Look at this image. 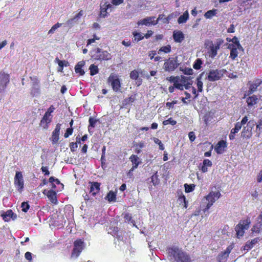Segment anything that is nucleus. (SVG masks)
Masks as SVG:
<instances>
[{
  "mask_svg": "<svg viewBox=\"0 0 262 262\" xmlns=\"http://www.w3.org/2000/svg\"><path fill=\"white\" fill-rule=\"evenodd\" d=\"M221 196L220 191H211L202 200L201 208L204 213L206 212Z\"/></svg>",
  "mask_w": 262,
  "mask_h": 262,
  "instance_id": "f257e3e1",
  "label": "nucleus"
},
{
  "mask_svg": "<svg viewBox=\"0 0 262 262\" xmlns=\"http://www.w3.org/2000/svg\"><path fill=\"white\" fill-rule=\"evenodd\" d=\"M168 254L171 259L176 262H190L189 255L185 252L176 247L169 249Z\"/></svg>",
  "mask_w": 262,
  "mask_h": 262,
  "instance_id": "f03ea898",
  "label": "nucleus"
},
{
  "mask_svg": "<svg viewBox=\"0 0 262 262\" xmlns=\"http://www.w3.org/2000/svg\"><path fill=\"white\" fill-rule=\"evenodd\" d=\"M251 224V221L249 218L241 220L235 228L236 232L237 237L239 238L242 237L245 231L247 230Z\"/></svg>",
  "mask_w": 262,
  "mask_h": 262,
  "instance_id": "7ed1b4c3",
  "label": "nucleus"
},
{
  "mask_svg": "<svg viewBox=\"0 0 262 262\" xmlns=\"http://www.w3.org/2000/svg\"><path fill=\"white\" fill-rule=\"evenodd\" d=\"M100 17L105 18L107 17L109 13L114 9L113 6L108 1V0H102L100 5Z\"/></svg>",
  "mask_w": 262,
  "mask_h": 262,
  "instance_id": "20e7f679",
  "label": "nucleus"
},
{
  "mask_svg": "<svg viewBox=\"0 0 262 262\" xmlns=\"http://www.w3.org/2000/svg\"><path fill=\"white\" fill-rule=\"evenodd\" d=\"M226 70L224 69H215L209 71L207 78L210 81H214L220 79L225 74Z\"/></svg>",
  "mask_w": 262,
  "mask_h": 262,
  "instance_id": "39448f33",
  "label": "nucleus"
},
{
  "mask_svg": "<svg viewBox=\"0 0 262 262\" xmlns=\"http://www.w3.org/2000/svg\"><path fill=\"white\" fill-rule=\"evenodd\" d=\"M255 123L253 121H249L246 126H244L241 133V136L244 138H250L252 135V129Z\"/></svg>",
  "mask_w": 262,
  "mask_h": 262,
  "instance_id": "423d86ee",
  "label": "nucleus"
},
{
  "mask_svg": "<svg viewBox=\"0 0 262 262\" xmlns=\"http://www.w3.org/2000/svg\"><path fill=\"white\" fill-rule=\"evenodd\" d=\"M14 185L18 191L21 193L24 189V181L23 176L20 171H16L14 177Z\"/></svg>",
  "mask_w": 262,
  "mask_h": 262,
  "instance_id": "0eeeda50",
  "label": "nucleus"
},
{
  "mask_svg": "<svg viewBox=\"0 0 262 262\" xmlns=\"http://www.w3.org/2000/svg\"><path fill=\"white\" fill-rule=\"evenodd\" d=\"M108 82L111 85L114 91L118 92L120 91V81L117 75L111 74L108 78Z\"/></svg>",
  "mask_w": 262,
  "mask_h": 262,
  "instance_id": "6e6552de",
  "label": "nucleus"
},
{
  "mask_svg": "<svg viewBox=\"0 0 262 262\" xmlns=\"http://www.w3.org/2000/svg\"><path fill=\"white\" fill-rule=\"evenodd\" d=\"M84 248V242L80 239L76 240L74 243V248L71 256L77 258Z\"/></svg>",
  "mask_w": 262,
  "mask_h": 262,
  "instance_id": "1a4fd4ad",
  "label": "nucleus"
},
{
  "mask_svg": "<svg viewBox=\"0 0 262 262\" xmlns=\"http://www.w3.org/2000/svg\"><path fill=\"white\" fill-rule=\"evenodd\" d=\"M9 82V75L4 72H0V93L5 90Z\"/></svg>",
  "mask_w": 262,
  "mask_h": 262,
  "instance_id": "9d476101",
  "label": "nucleus"
},
{
  "mask_svg": "<svg viewBox=\"0 0 262 262\" xmlns=\"http://www.w3.org/2000/svg\"><path fill=\"white\" fill-rule=\"evenodd\" d=\"M96 53L93 55L95 59L97 60H109L111 58V54L105 51L97 48L95 50Z\"/></svg>",
  "mask_w": 262,
  "mask_h": 262,
  "instance_id": "9b49d317",
  "label": "nucleus"
},
{
  "mask_svg": "<svg viewBox=\"0 0 262 262\" xmlns=\"http://www.w3.org/2000/svg\"><path fill=\"white\" fill-rule=\"evenodd\" d=\"M224 41L222 39H218L214 43H212L210 46V56L213 58L217 55V51L220 49L221 46L223 43Z\"/></svg>",
  "mask_w": 262,
  "mask_h": 262,
  "instance_id": "f8f14e48",
  "label": "nucleus"
},
{
  "mask_svg": "<svg viewBox=\"0 0 262 262\" xmlns=\"http://www.w3.org/2000/svg\"><path fill=\"white\" fill-rule=\"evenodd\" d=\"M228 49L230 50V57L234 60L238 56V51H243V48L241 45H228Z\"/></svg>",
  "mask_w": 262,
  "mask_h": 262,
  "instance_id": "ddd939ff",
  "label": "nucleus"
},
{
  "mask_svg": "<svg viewBox=\"0 0 262 262\" xmlns=\"http://www.w3.org/2000/svg\"><path fill=\"white\" fill-rule=\"evenodd\" d=\"M178 65L176 59L172 58H169L164 64V69L166 71H172L176 69Z\"/></svg>",
  "mask_w": 262,
  "mask_h": 262,
  "instance_id": "4468645a",
  "label": "nucleus"
},
{
  "mask_svg": "<svg viewBox=\"0 0 262 262\" xmlns=\"http://www.w3.org/2000/svg\"><path fill=\"white\" fill-rule=\"evenodd\" d=\"M155 18L156 17L155 16L147 17L139 20L137 24L138 26L145 25L146 26L156 25L158 24V21L155 20Z\"/></svg>",
  "mask_w": 262,
  "mask_h": 262,
  "instance_id": "2eb2a0df",
  "label": "nucleus"
},
{
  "mask_svg": "<svg viewBox=\"0 0 262 262\" xmlns=\"http://www.w3.org/2000/svg\"><path fill=\"white\" fill-rule=\"evenodd\" d=\"M233 248V245L231 244L226 248L224 252L221 253L218 256V260L220 262L226 261L227 258L229 256V253Z\"/></svg>",
  "mask_w": 262,
  "mask_h": 262,
  "instance_id": "dca6fc26",
  "label": "nucleus"
},
{
  "mask_svg": "<svg viewBox=\"0 0 262 262\" xmlns=\"http://www.w3.org/2000/svg\"><path fill=\"white\" fill-rule=\"evenodd\" d=\"M60 130V124H57L56 126V127L52 133V135L51 138V140L52 141V144H57L59 140V136Z\"/></svg>",
  "mask_w": 262,
  "mask_h": 262,
  "instance_id": "f3484780",
  "label": "nucleus"
},
{
  "mask_svg": "<svg viewBox=\"0 0 262 262\" xmlns=\"http://www.w3.org/2000/svg\"><path fill=\"white\" fill-rule=\"evenodd\" d=\"M43 193L47 196L50 201L53 204H57V200L56 198V193L53 190H44Z\"/></svg>",
  "mask_w": 262,
  "mask_h": 262,
  "instance_id": "a211bd4d",
  "label": "nucleus"
},
{
  "mask_svg": "<svg viewBox=\"0 0 262 262\" xmlns=\"http://www.w3.org/2000/svg\"><path fill=\"white\" fill-rule=\"evenodd\" d=\"M52 119V116H49L46 115H44L42 119L40 122V126L43 128L44 129H47L49 127V125L50 123L51 122Z\"/></svg>",
  "mask_w": 262,
  "mask_h": 262,
  "instance_id": "6ab92c4d",
  "label": "nucleus"
},
{
  "mask_svg": "<svg viewBox=\"0 0 262 262\" xmlns=\"http://www.w3.org/2000/svg\"><path fill=\"white\" fill-rule=\"evenodd\" d=\"M251 230L253 233H259L262 231V213L257 218L256 223Z\"/></svg>",
  "mask_w": 262,
  "mask_h": 262,
  "instance_id": "aec40b11",
  "label": "nucleus"
},
{
  "mask_svg": "<svg viewBox=\"0 0 262 262\" xmlns=\"http://www.w3.org/2000/svg\"><path fill=\"white\" fill-rule=\"evenodd\" d=\"M258 102V98L255 95H252L251 96H249L247 98L246 102L247 103V105L249 108H251L252 107H255V105Z\"/></svg>",
  "mask_w": 262,
  "mask_h": 262,
  "instance_id": "412c9836",
  "label": "nucleus"
},
{
  "mask_svg": "<svg viewBox=\"0 0 262 262\" xmlns=\"http://www.w3.org/2000/svg\"><path fill=\"white\" fill-rule=\"evenodd\" d=\"M226 147V142L224 140H222L217 143L214 149L218 154H221L224 152Z\"/></svg>",
  "mask_w": 262,
  "mask_h": 262,
  "instance_id": "4be33fe9",
  "label": "nucleus"
},
{
  "mask_svg": "<svg viewBox=\"0 0 262 262\" xmlns=\"http://www.w3.org/2000/svg\"><path fill=\"white\" fill-rule=\"evenodd\" d=\"M129 159L131 161L132 163L133 167L129 170V173H130L131 171H134V170L135 168H137V167L138 166V165H139V164L141 163V161L140 160L139 158L137 156L135 155H132L130 157Z\"/></svg>",
  "mask_w": 262,
  "mask_h": 262,
  "instance_id": "5701e85b",
  "label": "nucleus"
},
{
  "mask_svg": "<svg viewBox=\"0 0 262 262\" xmlns=\"http://www.w3.org/2000/svg\"><path fill=\"white\" fill-rule=\"evenodd\" d=\"M173 38L175 42L180 43L184 39V35L181 31L175 30L173 32Z\"/></svg>",
  "mask_w": 262,
  "mask_h": 262,
  "instance_id": "b1692460",
  "label": "nucleus"
},
{
  "mask_svg": "<svg viewBox=\"0 0 262 262\" xmlns=\"http://www.w3.org/2000/svg\"><path fill=\"white\" fill-rule=\"evenodd\" d=\"M100 190V184L97 182H94L91 184L90 188V193L93 196L99 192Z\"/></svg>",
  "mask_w": 262,
  "mask_h": 262,
  "instance_id": "393cba45",
  "label": "nucleus"
},
{
  "mask_svg": "<svg viewBox=\"0 0 262 262\" xmlns=\"http://www.w3.org/2000/svg\"><path fill=\"white\" fill-rule=\"evenodd\" d=\"M84 61L82 60L78 62L75 67V72L77 74H79L80 75H83L85 72L82 69V67L84 66Z\"/></svg>",
  "mask_w": 262,
  "mask_h": 262,
  "instance_id": "a878e982",
  "label": "nucleus"
},
{
  "mask_svg": "<svg viewBox=\"0 0 262 262\" xmlns=\"http://www.w3.org/2000/svg\"><path fill=\"white\" fill-rule=\"evenodd\" d=\"M259 241V238L256 237L252 239L250 242H247L244 246L243 249L244 250L248 251L251 249L253 246L258 242Z\"/></svg>",
  "mask_w": 262,
  "mask_h": 262,
  "instance_id": "bb28decb",
  "label": "nucleus"
},
{
  "mask_svg": "<svg viewBox=\"0 0 262 262\" xmlns=\"http://www.w3.org/2000/svg\"><path fill=\"white\" fill-rule=\"evenodd\" d=\"M242 126L237 122L235 124V126L231 130L230 134L229 136L230 140H232L235 138V134L237 133L241 129Z\"/></svg>",
  "mask_w": 262,
  "mask_h": 262,
  "instance_id": "cd10ccee",
  "label": "nucleus"
},
{
  "mask_svg": "<svg viewBox=\"0 0 262 262\" xmlns=\"http://www.w3.org/2000/svg\"><path fill=\"white\" fill-rule=\"evenodd\" d=\"M217 12V9H212L207 11L205 14H204V16L206 19H211L213 17L215 16Z\"/></svg>",
  "mask_w": 262,
  "mask_h": 262,
  "instance_id": "c85d7f7f",
  "label": "nucleus"
},
{
  "mask_svg": "<svg viewBox=\"0 0 262 262\" xmlns=\"http://www.w3.org/2000/svg\"><path fill=\"white\" fill-rule=\"evenodd\" d=\"M212 165V162L208 159H205L203 162V165L201 167V170L203 172H206L207 170V167H211Z\"/></svg>",
  "mask_w": 262,
  "mask_h": 262,
  "instance_id": "c756f323",
  "label": "nucleus"
},
{
  "mask_svg": "<svg viewBox=\"0 0 262 262\" xmlns=\"http://www.w3.org/2000/svg\"><path fill=\"white\" fill-rule=\"evenodd\" d=\"M189 18V13L188 11H186L183 15H181L178 18V22L179 24L185 23Z\"/></svg>",
  "mask_w": 262,
  "mask_h": 262,
  "instance_id": "7c9ffc66",
  "label": "nucleus"
},
{
  "mask_svg": "<svg viewBox=\"0 0 262 262\" xmlns=\"http://www.w3.org/2000/svg\"><path fill=\"white\" fill-rule=\"evenodd\" d=\"M13 215V212L12 210H8L5 213L2 214L1 215L3 220L6 221H9Z\"/></svg>",
  "mask_w": 262,
  "mask_h": 262,
  "instance_id": "2f4dec72",
  "label": "nucleus"
},
{
  "mask_svg": "<svg viewBox=\"0 0 262 262\" xmlns=\"http://www.w3.org/2000/svg\"><path fill=\"white\" fill-rule=\"evenodd\" d=\"M260 84V82L251 84L249 86V89L247 92V95L251 94L255 92Z\"/></svg>",
  "mask_w": 262,
  "mask_h": 262,
  "instance_id": "473e14b6",
  "label": "nucleus"
},
{
  "mask_svg": "<svg viewBox=\"0 0 262 262\" xmlns=\"http://www.w3.org/2000/svg\"><path fill=\"white\" fill-rule=\"evenodd\" d=\"M171 47L170 45L163 46L161 47L158 51V54L160 55L162 52L164 53H168L171 52Z\"/></svg>",
  "mask_w": 262,
  "mask_h": 262,
  "instance_id": "72a5a7b5",
  "label": "nucleus"
},
{
  "mask_svg": "<svg viewBox=\"0 0 262 262\" xmlns=\"http://www.w3.org/2000/svg\"><path fill=\"white\" fill-rule=\"evenodd\" d=\"M106 199L109 202H115L116 199V193L113 191H110L107 194Z\"/></svg>",
  "mask_w": 262,
  "mask_h": 262,
  "instance_id": "f704fd0d",
  "label": "nucleus"
},
{
  "mask_svg": "<svg viewBox=\"0 0 262 262\" xmlns=\"http://www.w3.org/2000/svg\"><path fill=\"white\" fill-rule=\"evenodd\" d=\"M62 25V24L57 23L54 25L51 28V29L48 31V34H54L56 31L60 27H61Z\"/></svg>",
  "mask_w": 262,
  "mask_h": 262,
  "instance_id": "c9c22d12",
  "label": "nucleus"
},
{
  "mask_svg": "<svg viewBox=\"0 0 262 262\" xmlns=\"http://www.w3.org/2000/svg\"><path fill=\"white\" fill-rule=\"evenodd\" d=\"M178 201L180 204L183 205L184 207L185 208L187 207V202L186 201L185 196L182 193L179 196Z\"/></svg>",
  "mask_w": 262,
  "mask_h": 262,
  "instance_id": "e433bc0d",
  "label": "nucleus"
},
{
  "mask_svg": "<svg viewBox=\"0 0 262 262\" xmlns=\"http://www.w3.org/2000/svg\"><path fill=\"white\" fill-rule=\"evenodd\" d=\"M91 75L93 76L98 73L99 69L97 66L91 64L89 68Z\"/></svg>",
  "mask_w": 262,
  "mask_h": 262,
  "instance_id": "4c0bfd02",
  "label": "nucleus"
},
{
  "mask_svg": "<svg viewBox=\"0 0 262 262\" xmlns=\"http://www.w3.org/2000/svg\"><path fill=\"white\" fill-rule=\"evenodd\" d=\"M145 146V143L144 142H140L139 143L137 144L135 146V151L137 154H139L142 149Z\"/></svg>",
  "mask_w": 262,
  "mask_h": 262,
  "instance_id": "58836bf2",
  "label": "nucleus"
},
{
  "mask_svg": "<svg viewBox=\"0 0 262 262\" xmlns=\"http://www.w3.org/2000/svg\"><path fill=\"white\" fill-rule=\"evenodd\" d=\"M203 61L201 59L198 58L193 63V68L195 70H199L201 68Z\"/></svg>",
  "mask_w": 262,
  "mask_h": 262,
  "instance_id": "ea45409f",
  "label": "nucleus"
},
{
  "mask_svg": "<svg viewBox=\"0 0 262 262\" xmlns=\"http://www.w3.org/2000/svg\"><path fill=\"white\" fill-rule=\"evenodd\" d=\"M90 125L88 127L89 131L90 132L92 128H93L95 126L96 123L97 122V120L92 117H90L89 120Z\"/></svg>",
  "mask_w": 262,
  "mask_h": 262,
  "instance_id": "a19ab883",
  "label": "nucleus"
},
{
  "mask_svg": "<svg viewBox=\"0 0 262 262\" xmlns=\"http://www.w3.org/2000/svg\"><path fill=\"white\" fill-rule=\"evenodd\" d=\"M124 218L125 222H129L130 221L131 223L133 224L134 226L137 227L135 224V222L132 220V216L129 213H126L124 214Z\"/></svg>",
  "mask_w": 262,
  "mask_h": 262,
  "instance_id": "79ce46f5",
  "label": "nucleus"
},
{
  "mask_svg": "<svg viewBox=\"0 0 262 262\" xmlns=\"http://www.w3.org/2000/svg\"><path fill=\"white\" fill-rule=\"evenodd\" d=\"M185 190L187 193L190 192L194 189L195 185L193 184L188 185L185 184L184 185Z\"/></svg>",
  "mask_w": 262,
  "mask_h": 262,
  "instance_id": "37998d69",
  "label": "nucleus"
},
{
  "mask_svg": "<svg viewBox=\"0 0 262 262\" xmlns=\"http://www.w3.org/2000/svg\"><path fill=\"white\" fill-rule=\"evenodd\" d=\"M139 77V73L136 70H134L130 72V77L134 80H137Z\"/></svg>",
  "mask_w": 262,
  "mask_h": 262,
  "instance_id": "c03bdc74",
  "label": "nucleus"
},
{
  "mask_svg": "<svg viewBox=\"0 0 262 262\" xmlns=\"http://www.w3.org/2000/svg\"><path fill=\"white\" fill-rule=\"evenodd\" d=\"M134 36L135 38V40L137 41H139L144 38V36L141 33H134Z\"/></svg>",
  "mask_w": 262,
  "mask_h": 262,
  "instance_id": "a18cd8bd",
  "label": "nucleus"
},
{
  "mask_svg": "<svg viewBox=\"0 0 262 262\" xmlns=\"http://www.w3.org/2000/svg\"><path fill=\"white\" fill-rule=\"evenodd\" d=\"M100 39V38L98 36H97L96 35H94L93 36V38H91V39H89L88 40V41H87V46H88L89 45H90L93 43H94L96 40H98Z\"/></svg>",
  "mask_w": 262,
  "mask_h": 262,
  "instance_id": "49530a36",
  "label": "nucleus"
},
{
  "mask_svg": "<svg viewBox=\"0 0 262 262\" xmlns=\"http://www.w3.org/2000/svg\"><path fill=\"white\" fill-rule=\"evenodd\" d=\"M176 121L172 120L171 118H169L168 120L164 121L163 124L164 125H166L168 124H171L172 125H174L176 124Z\"/></svg>",
  "mask_w": 262,
  "mask_h": 262,
  "instance_id": "de8ad7c7",
  "label": "nucleus"
},
{
  "mask_svg": "<svg viewBox=\"0 0 262 262\" xmlns=\"http://www.w3.org/2000/svg\"><path fill=\"white\" fill-rule=\"evenodd\" d=\"M55 60L58 63L59 67H61V68H63L64 66L66 67L68 66V63L66 61L60 60L58 58H56Z\"/></svg>",
  "mask_w": 262,
  "mask_h": 262,
  "instance_id": "09e8293b",
  "label": "nucleus"
},
{
  "mask_svg": "<svg viewBox=\"0 0 262 262\" xmlns=\"http://www.w3.org/2000/svg\"><path fill=\"white\" fill-rule=\"evenodd\" d=\"M197 87L198 91L200 92L202 91L203 89V82L201 80V78H197Z\"/></svg>",
  "mask_w": 262,
  "mask_h": 262,
  "instance_id": "8fccbe9b",
  "label": "nucleus"
},
{
  "mask_svg": "<svg viewBox=\"0 0 262 262\" xmlns=\"http://www.w3.org/2000/svg\"><path fill=\"white\" fill-rule=\"evenodd\" d=\"M49 182H50V183H51L52 184V187H55L54 183H55L57 184H60L59 181L57 179H55V178H54L53 177H51L50 178Z\"/></svg>",
  "mask_w": 262,
  "mask_h": 262,
  "instance_id": "3c124183",
  "label": "nucleus"
},
{
  "mask_svg": "<svg viewBox=\"0 0 262 262\" xmlns=\"http://www.w3.org/2000/svg\"><path fill=\"white\" fill-rule=\"evenodd\" d=\"M21 207L22 211L26 212L29 209V205L27 202H24L21 203Z\"/></svg>",
  "mask_w": 262,
  "mask_h": 262,
  "instance_id": "603ef678",
  "label": "nucleus"
},
{
  "mask_svg": "<svg viewBox=\"0 0 262 262\" xmlns=\"http://www.w3.org/2000/svg\"><path fill=\"white\" fill-rule=\"evenodd\" d=\"M55 110V107L51 105L47 110V111L45 113V115L49 116H52L51 114L54 112Z\"/></svg>",
  "mask_w": 262,
  "mask_h": 262,
  "instance_id": "864d4df0",
  "label": "nucleus"
},
{
  "mask_svg": "<svg viewBox=\"0 0 262 262\" xmlns=\"http://www.w3.org/2000/svg\"><path fill=\"white\" fill-rule=\"evenodd\" d=\"M174 86L176 88L180 90H183L184 89L183 82L182 83H180L179 80L176 82Z\"/></svg>",
  "mask_w": 262,
  "mask_h": 262,
  "instance_id": "5fc2aeb1",
  "label": "nucleus"
},
{
  "mask_svg": "<svg viewBox=\"0 0 262 262\" xmlns=\"http://www.w3.org/2000/svg\"><path fill=\"white\" fill-rule=\"evenodd\" d=\"M167 80L169 81L170 82H173V85L176 83V82L179 80V77H174V76H170L169 77L167 78Z\"/></svg>",
  "mask_w": 262,
  "mask_h": 262,
  "instance_id": "6e6d98bb",
  "label": "nucleus"
},
{
  "mask_svg": "<svg viewBox=\"0 0 262 262\" xmlns=\"http://www.w3.org/2000/svg\"><path fill=\"white\" fill-rule=\"evenodd\" d=\"M248 122V118L247 116H246L242 119L241 122H238L237 123L239 124L242 127L243 125L246 123L247 124Z\"/></svg>",
  "mask_w": 262,
  "mask_h": 262,
  "instance_id": "4d7b16f0",
  "label": "nucleus"
},
{
  "mask_svg": "<svg viewBox=\"0 0 262 262\" xmlns=\"http://www.w3.org/2000/svg\"><path fill=\"white\" fill-rule=\"evenodd\" d=\"M73 129L72 127L68 128L67 129L66 132L64 134V137L65 138H68L69 136L71 135L73 133Z\"/></svg>",
  "mask_w": 262,
  "mask_h": 262,
  "instance_id": "13d9d810",
  "label": "nucleus"
},
{
  "mask_svg": "<svg viewBox=\"0 0 262 262\" xmlns=\"http://www.w3.org/2000/svg\"><path fill=\"white\" fill-rule=\"evenodd\" d=\"M185 79V77H182V80L183 81L184 87H185L186 89H188L189 88H190L191 83L190 82L186 83V81Z\"/></svg>",
  "mask_w": 262,
  "mask_h": 262,
  "instance_id": "bf43d9fd",
  "label": "nucleus"
},
{
  "mask_svg": "<svg viewBox=\"0 0 262 262\" xmlns=\"http://www.w3.org/2000/svg\"><path fill=\"white\" fill-rule=\"evenodd\" d=\"M76 23H77V21L74 19V18H73L72 19L68 20L67 22V24L70 27H72L74 26V24Z\"/></svg>",
  "mask_w": 262,
  "mask_h": 262,
  "instance_id": "052dcab7",
  "label": "nucleus"
},
{
  "mask_svg": "<svg viewBox=\"0 0 262 262\" xmlns=\"http://www.w3.org/2000/svg\"><path fill=\"white\" fill-rule=\"evenodd\" d=\"M77 147H78V146H77V143L72 142L70 144V149L72 151H75L76 150V149L77 148Z\"/></svg>",
  "mask_w": 262,
  "mask_h": 262,
  "instance_id": "680f3d73",
  "label": "nucleus"
},
{
  "mask_svg": "<svg viewBox=\"0 0 262 262\" xmlns=\"http://www.w3.org/2000/svg\"><path fill=\"white\" fill-rule=\"evenodd\" d=\"M84 14L83 10H80L78 14L74 16V19L77 21L78 19L80 18Z\"/></svg>",
  "mask_w": 262,
  "mask_h": 262,
  "instance_id": "e2e57ef3",
  "label": "nucleus"
},
{
  "mask_svg": "<svg viewBox=\"0 0 262 262\" xmlns=\"http://www.w3.org/2000/svg\"><path fill=\"white\" fill-rule=\"evenodd\" d=\"M25 257L26 259H27L29 261H31L32 260V253L30 252H27L25 254Z\"/></svg>",
  "mask_w": 262,
  "mask_h": 262,
  "instance_id": "0e129e2a",
  "label": "nucleus"
},
{
  "mask_svg": "<svg viewBox=\"0 0 262 262\" xmlns=\"http://www.w3.org/2000/svg\"><path fill=\"white\" fill-rule=\"evenodd\" d=\"M231 42H232V43H229V45H241L239 43V42L238 40V38L236 37H234L233 38H232L231 39Z\"/></svg>",
  "mask_w": 262,
  "mask_h": 262,
  "instance_id": "69168bd1",
  "label": "nucleus"
},
{
  "mask_svg": "<svg viewBox=\"0 0 262 262\" xmlns=\"http://www.w3.org/2000/svg\"><path fill=\"white\" fill-rule=\"evenodd\" d=\"M111 3L115 6L119 5L123 2V0H111Z\"/></svg>",
  "mask_w": 262,
  "mask_h": 262,
  "instance_id": "338daca9",
  "label": "nucleus"
},
{
  "mask_svg": "<svg viewBox=\"0 0 262 262\" xmlns=\"http://www.w3.org/2000/svg\"><path fill=\"white\" fill-rule=\"evenodd\" d=\"M188 137H189V140L191 142L193 141L195 139V134L193 132H191L189 133Z\"/></svg>",
  "mask_w": 262,
  "mask_h": 262,
  "instance_id": "774afa93",
  "label": "nucleus"
}]
</instances>
